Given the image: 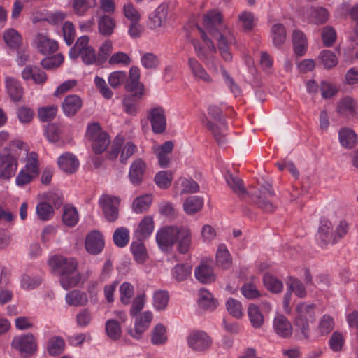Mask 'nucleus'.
I'll return each instance as SVG.
<instances>
[{
    "label": "nucleus",
    "mask_w": 358,
    "mask_h": 358,
    "mask_svg": "<svg viewBox=\"0 0 358 358\" xmlns=\"http://www.w3.org/2000/svg\"><path fill=\"white\" fill-rule=\"evenodd\" d=\"M222 15L219 11L211 10L203 15V24L209 33L217 42L220 54L225 62L232 60V55L229 45L236 43V38L230 29L221 24Z\"/></svg>",
    "instance_id": "1"
},
{
    "label": "nucleus",
    "mask_w": 358,
    "mask_h": 358,
    "mask_svg": "<svg viewBox=\"0 0 358 358\" xmlns=\"http://www.w3.org/2000/svg\"><path fill=\"white\" fill-rule=\"evenodd\" d=\"M49 267L53 271H60L59 282L64 289L77 286L81 275L77 271L78 262L73 257L53 255L48 260Z\"/></svg>",
    "instance_id": "2"
},
{
    "label": "nucleus",
    "mask_w": 358,
    "mask_h": 358,
    "mask_svg": "<svg viewBox=\"0 0 358 358\" xmlns=\"http://www.w3.org/2000/svg\"><path fill=\"white\" fill-rule=\"evenodd\" d=\"M15 148L24 152L28 150V146L17 139L10 141L9 146L0 152V178L2 180H10L17 170L20 153Z\"/></svg>",
    "instance_id": "3"
},
{
    "label": "nucleus",
    "mask_w": 358,
    "mask_h": 358,
    "mask_svg": "<svg viewBox=\"0 0 358 358\" xmlns=\"http://www.w3.org/2000/svg\"><path fill=\"white\" fill-rule=\"evenodd\" d=\"M202 45L199 40H193L192 44L197 55L203 61L210 75L213 77V83L217 78L220 71L222 74V69H224L220 62L212 58L213 55L215 52L216 48L213 42L207 37V34L199 29Z\"/></svg>",
    "instance_id": "4"
},
{
    "label": "nucleus",
    "mask_w": 358,
    "mask_h": 358,
    "mask_svg": "<svg viewBox=\"0 0 358 358\" xmlns=\"http://www.w3.org/2000/svg\"><path fill=\"white\" fill-rule=\"evenodd\" d=\"M315 308L313 304L301 303L295 308L294 323L300 338H307L309 336V322L315 318Z\"/></svg>",
    "instance_id": "5"
},
{
    "label": "nucleus",
    "mask_w": 358,
    "mask_h": 358,
    "mask_svg": "<svg viewBox=\"0 0 358 358\" xmlns=\"http://www.w3.org/2000/svg\"><path fill=\"white\" fill-rule=\"evenodd\" d=\"M87 36H82L78 38L76 44L69 50V57L76 59L80 57L83 62L87 65L96 64L99 59L94 49L90 45Z\"/></svg>",
    "instance_id": "6"
},
{
    "label": "nucleus",
    "mask_w": 358,
    "mask_h": 358,
    "mask_svg": "<svg viewBox=\"0 0 358 358\" xmlns=\"http://www.w3.org/2000/svg\"><path fill=\"white\" fill-rule=\"evenodd\" d=\"M208 114L213 118V120L203 121V123L212 132L217 142L222 145L225 143V136L227 134V125L224 119L220 115V111L215 107H210Z\"/></svg>",
    "instance_id": "7"
},
{
    "label": "nucleus",
    "mask_w": 358,
    "mask_h": 358,
    "mask_svg": "<svg viewBox=\"0 0 358 358\" xmlns=\"http://www.w3.org/2000/svg\"><path fill=\"white\" fill-rule=\"evenodd\" d=\"M169 5L162 3L159 5L148 17V27L157 33L164 34L168 22Z\"/></svg>",
    "instance_id": "8"
},
{
    "label": "nucleus",
    "mask_w": 358,
    "mask_h": 358,
    "mask_svg": "<svg viewBox=\"0 0 358 358\" xmlns=\"http://www.w3.org/2000/svg\"><path fill=\"white\" fill-rule=\"evenodd\" d=\"M86 137L91 141L94 152L98 154L105 151L110 143L108 135L102 131L97 123H92L88 125Z\"/></svg>",
    "instance_id": "9"
},
{
    "label": "nucleus",
    "mask_w": 358,
    "mask_h": 358,
    "mask_svg": "<svg viewBox=\"0 0 358 358\" xmlns=\"http://www.w3.org/2000/svg\"><path fill=\"white\" fill-rule=\"evenodd\" d=\"M11 348L17 351L23 358H27L36 353L37 341L32 334L15 336L10 343Z\"/></svg>",
    "instance_id": "10"
},
{
    "label": "nucleus",
    "mask_w": 358,
    "mask_h": 358,
    "mask_svg": "<svg viewBox=\"0 0 358 358\" xmlns=\"http://www.w3.org/2000/svg\"><path fill=\"white\" fill-rule=\"evenodd\" d=\"M187 346L194 352H203L208 350L213 343V339L202 330L191 331L186 337Z\"/></svg>",
    "instance_id": "11"
},
{
    "label": "nucleus",
    "mask_w": 358,
    "mask_h": 358,
    "mask_svg": "<svg viewBox=\"0 0 358 358\" xmlns=\"http://www.w3.org/2000/svg\"><path fill=\"white\" fill-rule=\"evenodd\" d=\"M176 225L165 226L157 230L155 239L162 252H169L176 243Z\"/></svg>",
    "instance_id": "12"
},
{
    "label": "nucleus",
    "mask_w": 358,
    "mask_h": 358,
    "mask_svg": "<svg viewBox=\"0 0 358 358\" xmlns=\"http://www.w3.org/2000/svg\"><path fill=\"white\" fill-rule=\"evenodd\" d=\"M135 317L134 326L128 329V334L133 338L141 340L149 328L154 316L150 310H146Z\"/></svg>",
    "instance_id": "13"
},
{
    "label": "nucleus",
    "mask_w": 358,
    "mask_h": 358,
    "mask_svg": "<svg viewBox=\"0 0 358 358\" xmlns=\"http://www.w3.org/2000/svg\"><path fill=\"white\" fill-rule=\"evenodd\" d=\"M98 203L107 221L112 222L117 219L118 206L120 204L118 197L103 194L99 197Z\"/></svg>",
    "instance_id": "14"
},
{
    "label": "nucleus",
    "mask_w": 358,
    "mask_h": 358,
    "mask_svg": "<svg viewBox=\"0 0 358 358\" xmlns=\"http://www.w3.org/2000/svg\"><path fill=\"white\" fill-rule=\"evenodd\" d=\"M33 48L39 54L48 56L55 52L59 48L56 40L50 38L45 34H38L32 41Z\"/></svg>",
    "instance_id": "15"
},
{
    "label": "nucleus",
    "mask_w": 358,
    "mask_h": 358,
    "mask_svg": "<svg viewBox=\"0 0 358 358\" xmlns=\"http://www.w3.org/2000/svg\"><path fill=\"white\" fill-rule=\"evenodd\" d=\"M140 69L136 66H132L129 72V78L124 83V88L127 92H131L137 99H141L145 94L144 85L140 82Z\"/></svg>",
    "instance_id": "16"
},
{
    "label": "nucleus",
    "mask_w": 358,
    "mask_h": 358,
    "mask_svg": "<svg viewBox=\"0 0 358 358\" xmlns=\"http://www.w3.org/2000/svg\"><path fill=\"white\" fill-rule=\"evenodd\" d=\"M124 138L122 136H117L113 141L112 150L108 154V157L115 159L117 157L121 150L120 161L124 162L128 159L136 151V146L132 142H127L124 147Z\"/></svg>",
    "instance_id": "17"
},
{
    "label": "nucleus",
    "mask_w": 358,
    "mask_h": 358,
    "mask_svg": "<svg viewBox=\"0 0 358 358\" xmlns=\"http://www.w3.org/2000/svg\"><path fill=\"white\" fill-rule=\"evenodd\" d=\"M152 130L155 134H162L166 128V117L164 108L157 106L150 108L147 112Z\"/></svg>",
    "instance_id": "18"
},
{
    "label": "nucleus",
    "mask_w": 358,
    "mask_h": 358,
    "mask_svg": "<svg viewBox=\"0 0 358 358\" xmlns=\"http://www.w3.org/2000/svg\"><path fill=\"white\" fill-rule=\"evenodd\" d=\"M176 248L179 253L186 254L192 246V233L187 226H177L176 234Z\"/></svg>",
    "instance_id": "19"
},
{
    "label": "nucleus",
    "mask_w": 358,
    "mask_h": 358,
    "mask_svg": "<svg viewBox=\"0 0 358 358\" xmlns=\"http://www.w3.org/2000/svg\"><path fill=\"white\" fill-rule=\"evenodd\" d=\"M316 241L322 248L326 247L329 244L334 245L336 243L333 226L329 220L323 219L320 221L316 234Z\"/></svg>",
    "instance_id": "20"
},
{
    "label": "nucleus",
    "mask_w": 358,
    "mask_h": 358,
    "mask_svg": "<svg viewBox=\"0 0 358 358\" xmlns=\"http://www.w3.org/2000/svg\"><path fill=\"white\" fill-rule=\"evenodd\" d=\"M272 329L281 338H289L293 334L291 322L282 314L277 313L273 319Z\"/></svg>",
    "instance_id": "21"
},
{
    "label": "nucleus",
    "mask_w": 358,
    "mask_h": 358,
    "mask_svg": "<svg viewBox=\"0 0 358 358\" xmlns=\"http://www.w3.org/2000/svg\"><path fill=\"white\" fill-rule=\"evenodd\" d=\"M105 242L103 234L96 230L90 232L85 237L86 250L92 255L100 253L104 248Z\"/></svg>",
    "instance_id": "22"
},
{
    "label": "nucleus",
    "mask_w": 358,
    "mask_h": 358,
    "mask_svg": "<svg viewBox=\"0 0 358 358\" xmlns=\"http://www.w3.org/2000/svg\"><path fill=\"white\" fill-rule=\"evenodd\" d=\"M187 65L191 74L196 80L206 84L213 83V77L196 58L189 57Z\"/></svg>",
    "instance_id": "23"
},
{
    "label": "nucleus",
    "mask_w": 358,
    "mask_h": 358,
    "mask_svg": "<svg viewBox=\"0 0 358 358\" xmlns=\"http://www.w3.org/2000/svg\"><path fill=\"white\" fill-rule=\"evenodd\" d=\"M22 78L25 81H32L36 85L44 84L47 79V74L37 66H26L21 72Z\"/></svg>",
    "instance_id": "24"
},
{
    "label": "nucleus",
    "mask_w": 358,
    "mask_h": 358,
    "mask_svg": "<svg viewBox=\"0 0 358 358\" xmlns=\"http://www.w3.org/2000/svg\"><path fill=\"white\" fill-rule=\"evenodd\" d=\"M6 93L14 102L20 101L24 94V89L20 82L14 77L6 76L4 79Z\"/></svg>",
    "instance_id": "25"
},
{
    "label": "nucleus",
    "mask_w": 358,
    "mask_h": 358,
    "mask_svg": "<svg viewBox=\"0 0 358 358\" xmlns=\"http://www.w3.org/2000/svg\"><path fill=\"white\" fill-rule=\"evenodd\" d=\"M57 164L63 172L71 174L78 170L80 162L75 155L70 152H65L58 157Z\"/></svg>",
    "instance_id": "26"
},
{
    "label": "nucleus",
    "mask_w": 358,
    "mask_h": 358,
    "mask_svg": "<svg viewBox=\"0 0 358 358\" xmlns=\"http://www.w3.org/2000/svg\"><path fill=\"white\" fill-rule=\"evenodd\" d=\"M155 229L154 218L151 215H146L142 218L134 230L136 236L140 239L149 238Z\"/></svg>",
    "instance_id": "27"
},
{
    "label": "nucleus",
    "mask_w": 358,
    "mask_h": 358,
    "mask_svg": "<svg viewBox=\"0 0 358 358\" xmlns=\"http://www.w3.org/2000/svg\"><path fill=\"white\" fill-rule=\"evenodd\" d=\"M83 101L76 94L69 95L64 99L62 103V109L66 117H73L81 108Z\"/></svg>",
    "instance_id": "28"
},
{
    "label": "nucleus",
    "mask_w": 358,
    "mask_h": 358,
    "mask_svg": "<svg viewBox=\"0 0 358 358\" xmlns=\"http://www.w3.org/2000/svg\"><path fill=\"white\" fill-rule=\"evenodd\" d=\"M146 164L141 159H138L131 164L129 171V178L131 184L138 185L141 183Z\"/></svg>",
    "instance_id": "29"
},
{
    "label": "nucleus",
    "mask_w": 358,
    "mask_h": 358,
    "mask_svg": "<svg viewBox=\"0 0 358 358\" xmlns=\"http://www.w3.org/2000/svg\"><path fill=\"white\" fill-rule=\"evenodd\" d=\"M173 148V143L171 141H166L161 145L153 146V152L155 154L159 164L162 167H166L169 164V157Z\"/></svg>",
    "instance_id": "30"
},
{
    "label": "nucleus",
    "mask_w": 358,
    "mask_h": 358,
    "mask_svg": "<svg viewBox=\"0 0 358 358\" xmlns=\"http://www.w3.org/2000/svg\"><path fill=\"white\" fill-rule=\"evenodd\" d=\"M197 303L201 309L208 311L214 310L218 304L213 294L205 289L199 291Z\"/></svg>",
    "instance_id": "31"
},
{
    "label": "nucleus",
    "mask_w": 358,
    "mask_h": 358,
    "mask_svg": "<svg viewBox=\"0 0 358 358\" xmlns=\"http://www.w3.org/2000/svg\"><path fill=\"white\" fill-rule=\"evenodd\" d=\"M247 313L251 326L255 329H260L264 324V317L259 307L255 303L249 304Z\"/></svg>",
    "instance_id": "32"
},
{
    "label": "nucleus",
    "mask_w": 358,
    "mask_h": 358,
    "mask_svg": "<svg viewBox=\"0 0 358 358\" xmlns=\"http://www.w3.org/2000/svg\"><path fill=\"white\" fill-rule=\"evenodd\" d=\"M292 43L295 54L303 56L308 48V41L304 34L299 30H294L292 33Z\"/></svg>",
    "instance_id": "33"
},
{
    "label": "nucleus",
    "mask_w": 358,
    "mask_h": 358,
    "mask_svg": "<svg viewBox=\"0 0 358 358\" xmlns=\"http://www.w3.org/2000/svg\"><path fill=\"white\" fill-rule=\"evenodd\" d=\"M306 15L308 21L315 24L325 23L329 16L328 10L322 7L311 8L306 11Z\"/></svg>",
    "instance_id": "34"
},
{
    "label": "nucleus",
    "mask_w": 358,
    "mask_h": 358,
    "mask_svg": "<svg viewBox=\"0 0 358 358\" xmlns=\"http://www.w3.org/2000/svg\"><path fill=\"white\" fill-rule=\"evenodd\" d=\"M168 341L167 329L162 323L156 324L150 333V341L155 345H162Z\"/></svg>",
    "instance_id": "35"
},
{
    "label": "nucleus",
    "mask_w": 358,
    "mask_h": 358,
    "mask_svg": "<svg viewBox=\"0 0 358 358\" xmlns=\"http://www.w3.org/2000/svg\"><path fill=\"white\" fill-rule=\"evenodd\" d=\"M169 295L167 291L158 289L153 292L152 303L153 308L161 312L165 310L169 304Z\"/></svg>",
    "instance_id": "36"
},
{
    "label": "nucleus",
    "mask_w": 358,
    "mask_h": 358,
    "mask_svg": "<svg viewBox=\"0 0 358 358\" xmlns=\"http://www.w3.org/2000/svg\"><path fill=\"white\" fill-rule=\"evenodd\" d=\"M65 301L69 306H83L88 303V296L85 292L73 290L66 294Z\"/></svg>",
    "instance_id": "37"
},
{
    "label": "nucleus",
    "mask_w": 358,
    "mask_h": 358,
    "mask_svg": "<svg viewBox=\"0 0 358 358\" xmlns=\"http://www.w3.org/2000/svg\"><path fill=\"white\" fill-rule=\"evenodd\" d=\"M115 26V20L108 15L103 14L98 19V29L101 35L110 36L113 33Z\"/></svg>",
    "instance_id": "38"
},
{
    "label": "nucleus",
    "mask_w": 358,
    "mask_h": 358,
    "mask_svg": "<svg viewBox=\"0 0 358 358\" xmlns=\"http://www.w3.org/2000/svg\"><path fill=\"white\" fill-rule=\"evenodd\" d=\"M152 203V196L149 194L139 196L134 199L131 205L132 210L137 214L147 211Z\"/></svg>",
    "instance_id": "39"
},
{
    "label": "nucleus",
    "mask_w": 358,
    "mask_h": 358,
    "mask_svg": "<svg viewBox=\"0 0 358 358\" xmlns=\"http://www.w3.org/2000/svg\"><path fill=\"white\" fill-rule=\"evenodd\" d=\"M194 275L202 283H210L215 280L212 268L203 264L196 267Z\"/></svg>",
    "instance_id": "40"
},
{
    "label": "nucleus",
    "mask_w": 358,
    "mask_h": 358,
    "mask_svg": "<svg viewBox=\"0 0 358 358\" xmlns=\"http://www.w3.org/2000/svg\"><path fill=\"white\" fill-rule=\"evenodd\" d=\"M105 331L110 339L117 341L122 336L121 324L114 318L108 319L105 323Z\"/></svg>",
    "instance_id": "41"
},
{
    "label": "nucleus",
    "mask_w": 358,
    "mask_h": 358,
    "mask_svg": "<svg viewBox=\"0 0 358 358\" xmlns=\"http://www.w3.org/2000/svg\"><path fill=\"white\" fill-rule=\"evenodd\" d=\"M192 267L187 263L176 264L171 270L172 277L178 282H182L191 276Z\"/></svg>",
    "instance_id": "42"
},
{
    "label": "nucleus",
    "mask_w": 358,
    "mask_h": 358,
    "mask_svg": "<svg viewBox=\"0 0 358 358\" xmlns=\"http://www.w3.org/2000/svg\"><path fill=\"white\" fill-rule=\"evenodd\" d=\"M338 138L341 145L346 148L354 147L357 140V134L350 128L341 129L338 133Z\"/></svg>",
    "instance_id": "43"
},
{
    "label": "nucleus",
    "mask_w": 358,
    "mask_h": 358,
    "mask_svg": "<svg viewBox=\"0 0 358 358\" xmlns=\"http://www.w3.org/2000/svg\"><path fill=\"white\" fill-rule=\"evenodd\" d=\"M203 206V199L199 196H189L183 203L184 210L188 215H193L201 210Z\"/></svg>",
    "instance_id": "44"
},
{
    "label": "nucleus",
    "mask_w": 358,
    "mask_h": 358,
    "mask_svg": "<svg viewBox=\"0 0 358 358\" xmlns=\"http://www.w3.org/2000/svg\"><path fill=\"white\" fill-rule=\"evenodd\" d=\"M216 263L223 268H229L232 264L231 255L224 244H220L217 247Z\"/></svg>",
    "instance_id": "45"
},
{
    "label": "nucleus",
    "mask_w": 358,
    "mask_h": 358,
    "mask_svg": "<svg viewBox=\"0 0 358 358\" xmlns=\"http://www.w3.org/2000/svg\"><path fill=\"white\" fill-rule=\"evenodd\" d=\"M36 213L38 218L41 221L50 220L55 215L52 206L47 201H41L36 206Z\"/></svg>",
    "instance_id": "46"
},
{
    "label": "nucleus",
    "mask_w": 358,
    "mask_h": 358,
    "mask_svg": "<svg viewBox=\"0 0 358 358\" xmlns=\"http://www.w3.org/2000/svg\"><path fill=\"white\" fill-rule=\"evenodd\" d=\"M25 152L27 153L25 164L22 169L37 177L39 174L40 166L38 155L34 152Z\"/></svg>",
    "instance_id": "47"
},
{
    "label": "nucleus",
    "mask_w": 358,
    "mask_h": 358,
    "mask_svg": "<svg viewBox=\"0 0 358 358\" xmlns=\"http://www.w3.org/2000/svg\"><path fill=\"white\" fill-rule=\"evenodd\" d=\"M79 220V215L75 207L71 205H66L63 208L62 221L68 227H72L77 224Z\"/></svg>",
    "instance_id": "48"
},
{
    "label": "nucleus",
    "mask_w": 358,
    "mask_h": 358,
    "mask_svg": "<svg viewBox=\"0 0 358 358\" xmlns=\"http://www.w3.org/2000/svg\"><path fill=\"white\" fill-rule=\"evenodd\" d=\"M3 38L6 44L13 49H17L20 45L22 40L18 31L13 28L4 31Z\"/></svg>",
    "instance_id": "49"
},
{
    "label": "nucleus",
    "mask_w": 358,
    "mask_h": 358,
    "mask_svg": "<svg viewBox=\"0 0 358 358\" xmlns=\"http://www.w3.org/2000/svg\"><path fill=\"white\" fill-rule=\"evenodd\" d=\"M64 349L65 342L60 336H53L48 341L47 351L50 356H57L60 355Z\"/></svg>",
    "instance_id": "50"
},
{
    "label": "nucleus",
    "mask_w": 358,
    "mask_h": 358,
    "mask_svg": "<svg viewBox=\"0 0 358 358\" xmlns=\"http://www.w3.org/2000/svg\"><path fill=\"white\" fill-rule=\"evenodd\" d=\"M227 312L236 319H241L244 316V309L241 301L229 298L225 303Z\"/></svg>",
    "instance_id": "51"
},
{
    "label": "nucleus",
    "mask_w": 358,
    "mask_h": 358,
    "mask_svg": "<svg viewBox=\"0 0 358 358\" xmlns=\"http://www.w3.org/2000/svg\"><path fill=\"white\" fill-rule=\"evenodd\" d=\"M141 64L147 70H155L160 64L158 55L152 52H143L141 55Z\"/></svg>",
    "instance_id": "52"
},
{
    "label": "nucleus",
    "mask_w": 358,
    "mask_h": 358,
    "mask_svg": "<svg viewBox=\"0 0 358 358\" xmlns=\"http://www.w3.org/2000/svg\"><path fill=\"white\" fill-rule=\"evenodd\" d=\"M271 35L273 44L279 47L282 45L286 40V31L283 24L276 23L271 27Z\"/></svg>",
    "instance_id": "53"
},
{
    "label": "nucleus",
    "mask_w": 358,
    "mask_h": 358,
    "mask_svg": "<svg viewBox=\"0 0 358 358\" xmlns=\"http://www.w3.org/2000/svg\"><path fill=\"white\" fill-rule=\"evenodd\" d=\"M131 251L134 258L138 264H143L148 258V253L144 244L140 241H134L131 244Z\"/></svg>",
    "instance_id": "54"
},
{
    "label": "nucleus",
    "mask_w": 358,
    "mask_h": 358,
    "mask_svg": "<svg viewBox=\"0 0 358 358\" xmlns=\"http://www.w3.org/2000/svg\"><path fill=\"white\" fill-rule=\"evenodd\" d=\"M257 19L253 13L248 11L242 12L238 16V23L243 31L248 32L252 30L255 26Z\"/></svg>",
    "instance_id": "55"
},
{
    "label": "nucleus",
    "mask_w": 358,
    "mask_h": 358,
    "mask_svg": "<svg viewBox=\"0 0 358 358\" xmlns=\"http://www.w3.org/2000/svg\"><path fill=\"white\" fill-rule=\"evenodd\" d=\"M129 231L126 227H118L113 233V239L114 243L119 248L126 246L129 241Z\"/></svg>",
    "instance_id": "56"
},
{
    "label": "nucleus",
    "mask_w": 358,
    "mask_h": 358,
    "mask_svg": "<svg viewBox=\"0 0 358 358\" xmlns=\"http://www.w3.org/2000/svg\"><path fill=\"white\" fill-rule=\"evenodd\" d=\"M319 60L325 69L334 68L338 62L337 55L329 50H324L320 53Z\"/></svg>",
    "instance_id": "57"
},
{
    "label": "nucleus",
    "mask_w": 358,
    "mask_h": 358,
    "mask_svg": "<svg viewBox=\"0 0 358 358\" xmlns=\"http://www.w3.org/2000/svg\"><path fill=\"white\" fill-rule=\"evenodd\" d=\"M176 187L181 193H194L199 190V185L192 179L180 178L176 182Z\"/></svg>",
    "instance_id": "58"
},
{
    "label": "nucleus",
    "mask_w": 358,
    "mask_h": 358,
    "mask_svg": "<svg viewBox=\"0 0 358 358\" xmlns=\"http://www.w3.org/2000/svg\"><path fill=\"white\" fill-rule=\"evenodd\" d=\"M263 282L266 289L273 293H279L282 290V282L271 274H265L263 278Z\"/></svg>",
    "instance_id": "59"
},
{
    "label": "nucleus",
    "mask_w": 358,
    "mask_h": 358,
    "mask_svg": "<svg viewBox=\"0 0 358 358\" xmlns=\"http://www.w3.org/2000/svg\"><path fill=\"white\" fill-rule=\"evenodd\" d=\"M356 110V103L350 97H345L341 100L338 105V112L345 115H354Z\"/></svg>",
    "instance_id": "60"
},
{
    "label": "nucleus",
    "mask_w": 358,
    "mask_h": 358,
    "mask_svg": "<svg viewBox=\"0 0 358 358\" xmlns=\"http://www.w3.org/2000/svg\"><path fill=\"white\" fill-rule=\"evenodd\" d=\"M96 5V0H74L73 8L78 15H84L87 11Z\"/></svg>",
    "instance_id": "61"
},
{
    "label": "nucleus",
    "mask_w": 358,
    "mask_h": 358,
    "mask_svg": "<svg viewBox=\"0 0 358 358\" xmlns=\"http://www.w3.org/2000/svg\"><path fill=\"white\" fill-rule=\"evenodd\" d=\"M127 78V73L124 71H115L111 72L108 77V82L112 88H117L124 85Z\"/></svg>",
    "instance_id": "62"
},
{
    "label": "nucleus",
    "mask_w": 358,
    "mask_h": 358,
    "mask_svg": "<svg viewBox=\"0 0 358 358\" xmlns=\"http://www.w3.org/2000/svg\"><path fill=\"white\" fill-rule=\"evenodd\" d=\"M134 294V286L128 282H123L120 287V299L124 305H128Z\"/></svg>",
    "instance_id": "63"
},
{
    "label": "nucleus",
    "mask_w": 358,
    "mask_h": 358,
    "mask_svg": "<svg viewBox=\"0 0 358 358\" xmlns=\"http://www.w3.org/2000/svg\"><path fill=\"white\" fill-rule=\"evenodd\" d=\"M40 278L29 274H23L20 278V287L24 290H31L41 284Z\"/></svg>",
    "instance_id": "64"
}]
</instances>
